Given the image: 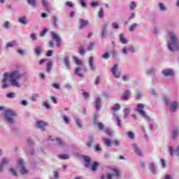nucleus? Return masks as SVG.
<instances>
[{"label":"nucleus","instance_id":"38","mask_svg":"<svg viewBox=\"0 0 179 179\" xmlns=\"http://www.w3.org/2000/svg\"><path fill=\"white\" fill-rule=\"evenodd\" d=\"M111 54L110 52H106L105 54L102 55V58L103 59H108L110 58Z\"/></svg>","mask_w":179,"mask_h":179},{"label":"nucleus","instance_id":"11","mask_svg":"<svg viewBox=\"0 0 179 179\" xmlns=\"http://www.w3.org/2000/svg\"><path fill=\"white\" fill-rule=\"evenodd\" d=\"M18 164H19L20 166H21L20 171H21L22 174H27V170L23 166V160H20L18 162Z\"/></svg>","mask_w":179,"mask_h":179},{"label":"nucleus","instance_id":"43","mask_svg":"<svg viewBox=\"0 0 179 179\" xmlns=\"http://www.w3.org/2000/svg\"><path fill=\"white\" fill-rule=\"evenodd\" d=\"M73 59L77 65H82V61L79 60L76 57H74Z\"/></svg>","mask_w":179,"mask_h":179},{"label":"nucleus","instance_id":"28","mask_svg":"<svg viewBox=\"0 0 179 179\" xmlns=\"http://www.w3.org/2000/svg\"><path fill=\"white\" fill-rule=\"evenodd\" d=\"M131 111V108H125L124 110V118H127L129 115V112Z\"/></svg>","mask_w":179,"mask_h":179},{"label":"nucleus","instance_id":"57","mask_svg":"<svg viewBox=\"0 0 179 179\" xmlns=\"http://www.w3.org/2000/svg\"><path fill=\"white\" fill-rule=\"evenodd\" d=\"M98 127L101 131L104 129V125L101 122L98 123Z\"/></svg>","mask_w":179,"mask_h":179},{"label":"nucleus","instance_id":"52","mask_svg":"<svg viewBox=\"0 0 179 179\" xmlns=\"http://www.w3.org/2000/svg\"><path fill=\"white\" fill-rule=\"evenodd\" d=\"M8 163H9V160L7 158H3L1 164L3 166V164H8Z\"/></svg>","mask_w":179,"mask_h":179},{"label":"nucleus","instance_id":"35","mask_svg":"<svg viewBox=\"0 0 179 179\" xmlns=\"http://www.w3.org/2000/svg\"><path fill=\"white\" fill-rule=\"evenodd\" d=\"M35 52L36 55H40V54H41V46L36 47L35 49Z\"/></svg>","mask_w":179,"mask_h":179},{"label":"nucleus","instance_id":"12","mask_svg":"<svg viewBox=\"0 0 179 179\" xmlns=\"http://www.w3.org/2000/svg\"><path fill=\"white\" fill-rule=\"evenodd\" d=\"M83 159H84V161L85 162V166L86 167H90V164L92 163V159H90V157L87 156H84Z\"/></svg>","mask_w":179,"mask_h":179},{"label":"nucleus","instance_id":"61","mask_svg":"<svg viewBox=\"0 0 179 179\" xmlns=\"http://www.w3.org/2000/svg\"><path fill=\"white\" fill-rule=\"evenodd\" d=\"M83 97H85V99H89V92H83Z\"/></svg>","mask_w":179,"mask_h":179},{"label":"nucleus","instance_id":"23","mask_svg":"<svg viewBox=\"0 0 179 179\" xmlns=\"http://www.w3.org/2000/svg\"><path fill=\"white\" fill-rule=\"evenodd\" d=\"M52 36L53 40H55V41H59V40H61V38H59V36H58V34H57L54 31L52 32Z\"/></svg>","mask_w":179,"mask_h":179},{"label":"nucleus","instance_id":"1","mask_svg":"<svg viewBox=\"0 0 179 179\" xmlns=\"http://www.w3.org/2000/svg\"><path fill=\"white\" fill-rule=\"evenodd\" d=\"M10 79L11 86L15 87H20V84L17 82V80L22 78V75L19 73V71H13L11 73H5L4 78L2 80L3 83L2 89H6L8 87V79Z\"/></svg>","mask_w":179,"mask_h":179},{"label":"nucleus","instance_id":"26","mask_svg":"<svg viewBox=\"0 0 179 179\" xmlns=\"http://www.w3.org/2000/svg\"><path fill=\"white\" fill-rule=\"evenodd\" d=\"M97 167H99V163H97L96 162H94L92 164V171H96V170H97Z\"/></svg>","mask_w":179,"mask_h":179},{"label":"nucleus","instance_id":"6","mask_svg":"<svg viewBox=\"0 0 179 179\" xmlns=\"http://www.w3.org/2000/svg\"><path fill=\"white\" fill-rule=\"evenodd\" d=\"M47 125H48V124L43 120H38L36 122V127L40 128L42 131L45 130L44 127H47Z\"/></svg>","mask_w":179,"mask_h":179},{"label":"nucleus","instance_id":"34","mask_svg":"<svg viewBox=\"0 0 179 179\" xmlns=\"http://www.w3.org/2000/svg\"><path fill=\"white\" fill-rule=\"evenodd\" d=\"M135 8H136V5L135 4V1L130 2V4H129L130 10H134V9H135Z\"/></svg>","mask_w":179,"mask_h":179},{"label":"nucleus","instance_id":"2","mask_svg":"<svg viewBox=\"0 0 179 179\" xmlns=\"http://www.w3.org/2000/svg\"><path fill=\"white\" fill-rule=\"evenodd\" d=\"M169 37L171 40V42L168 43L169 50H170V51H178L179 44L177 36H175L174 33L169 32Z\"/></svg>","mask_w":179,"mask_h":179},{"label":"nucleus","instance_id":"24","mask_svg":"<svg viewBox=\"0 0 179 179\" xmlns=\"http://www.w3.org/2000/svg\"><path fill=\"white\" fill-rule=\"evenodd\" d=\"M128 97H129V90H127L123 95L122 96V100H128Z\"/></svg>","mask_w":179,"mask_h":179},{"label":"nucleus","instance_id":"51","mask_svg":"<svg viewBox=\"0 0 179 179\" xmlns=\"http://www.w3.org/2000/svg\"><path fill=\"white\" fill-rule=\"evenodd\" d=\"M95 150H96V152H100V151H101V146H100V144H97V145L95 146Z\"/></svg>","mask_w":179,"mask_h":179},{"label":"nucleus","instance_id":"50","mask_svg":"<svg viewBox=\"0 0 179 179\" xmlns=\"http://www.w3.org/2000/svg\"><path fill=\"white\" fill-rule=\"evenodd\" d=\"M3 27L6 29H9V27H10V23L8 21H6L3 24Z\"/></svg>","mask_w":179,"mask_h":179},{"label":"nucleus","instance_id":"59","mask_svg":"<svg viewBox=\"0 0 179 179\" xmlns=\"http://www.w3.org/2000/svg\"><path fill=\"white\" fill-rule=\"evenodd\" d=\"M159 8L162 10H166V6H164V4L162 3H159Z\"/></svg>","mask_w":179,"mask_h":179},{"label":"nucleus","instance_id":"8","mask_svg":"<svg viewBox=\"0 0 179 179\" xmlns=\"http://www.w3.org/2000/svg\"><path fill=\"white\" fill-rule=\"evenodd\" d=\"M80 23V29H83V27H86V26L89 25V21L85 20L82 18L79 20Z\"/></svg>","mask_w":179,"mask_h":179},{"label":"nucleus","instance_id":"19","mask_svg":"<svg viewBox=\"0 0 179 179\" xmlns=\"http://www.w3.org/2000/svg\"><path fill=\"white\" fill-rule=\"evenodd\" d=\"M64 64L66 66V69L69 70L71 69V66L69 65V56H67L64 59Z\"/></svg>","mask_w":179,"mask_h":179},{"label":"nucleus","instance_id":"25","mask_svg":"<svg viewBox=\"0 0 179 179\" xmlns=\"http://www.w3.org/2000/svg\"><path fill=\"white\" fill-rule=\"evenodd\" d=\"M18 22L22 23V24H27V20H26V17L19 18Z\"/></svg>","mask_w":179,"mask_h":179},{"label":"nucleus","instance_id":"5","mask_svg":"<svg viewBox=\"0 0 179 179\" xmlns=\"http://www.w3.org/2000/svg\"><path fill=\"white\" fill-rule=\"evenodd\" d=\"M117 69H118V65L117 64H113V67L111 69V72L113 75L115 76V78H116L117 79H118L120 76H121V74L120 73V72L117 71Z\"/></svg>","mask_w":179,"mask_h":179},{"label":"nucleus","instance_id":"42","mask_svg":"<svg viewBox=\"0 0 179 179\" xmlns=\"http://www.w3.org/2000/svg\"><path fill=\"white\" fill-rule=\"evenodd\" d=\"M48 29H44L43 30V31L41 32L40 36H41V37H44V36H45V34H47V32H48Z\"/></svg>","mask_w":179,"mask_h":179},{"label":"nucleus","instance_id":"7","mask_svg":"<svg viewBox=\"0 0 179 179\" xmlns=\"http://www.w3.org/2000/svg\"><path fill=\"white\" fill-rule=\"evenodd\" d=\"M94 59L93 57L89 58V65L91 71H96V66H94Z\"/></svg>","mask_w":179,"mask_h":179},{"label":"nucleus","instance_id":"30","mask_svg":"<svg viewBox=\"0 0 179 179\" xmlns=\"http://www.w3.org/2000/svg\"><path fill=\"white\" fill-rule=\"evenodd\" d=\"M111 170L115 173V176H116V177H120V170L116 168H113Z\"/></svg>","mask_w":179,"mask_h":179},{"label":"nucleus","instance_id":"48","mask_svg":"<svg viewBox=\"0 0 179 179\" xmlns=\"http://www.w3.org/2000/svg\"><path fill=\"white\" fill-rule=\"evenodd\" d=\"M30 38H31V40L34 41V40H37V35L36 34V33H33L30 35Z\"/></svg>","mask_w":179,"mask_h":179},{"label":"nucleus","instance_id":"44","mask_svg":"<svg viewBox=\"0 0 179 179\" xmlns=\"http://www.w3.org/2000/svg\"><path fill=\"white\" fill-rule=\"evenodd\" d=\"M106 27H107V25H105V27L102 29V31L101 33V37H103L104 34L107 33V29Z\"/></svg>","mask_w":179,"mask_h":179},{"label":"nucleus","instance_id":"47","mask_svg":"<svg viewBox=\"0 0 179 179\" xmlns=\"http://www.w3.org/2000/svg\"><path fill=\"white\" fill-rule=\"evenodd\" d=\"M106 133L107 134V135H108V136H113V131L110 129H107L106 130Z\"/></svg>","mask_w":179,"mask_h":179},{"label":"nucleus","instance_id":"56","mask_svg":"<svg viewBox=\"0 0 179 179\" xmlns=\"http://www.w3.org/2000/svg\"><path fill=\"white\" fill-rule=\"evenodd\" d=\"M161 163H162V167H167V164L164 159H161Z\"/></svg>","mask_w":179,"mask_h":179},{"label":"nucleus","instance_id":"36","mask_svg":"<svg viewBox=\"0 0 179 179\" xmlns=\"http://www.w3.org/2000/svg\"><path fill=\"white\" fill-rule=\"evenodd\" d=\"M142 96H143V94L141 92H138L136 93V99L137 100H141V99H142Z\"/></svg>","mask_w":179,"mask_h":179},{"label":"nucleus","instance_id":"45","mask_svg":"<svg viewBox=\"0 0 179 179\" xmlns=\"http://www.w3.org/2000/svg\"><path fill=\"white\" fill-rule=\"evenodd\" d=\"M37 97H38V94H33L31 95V100L33 101H36V100H37Z\"/></svg>","mask_w":179,"mask_h":179},{"label":"nucleus","instance_id":"10","mask_svg":"<svg viewBox=\"0 0 179 179\" xmlns=\"http://www.w3.org/2000/svg\"><path fill=\"white\" fill-rule=\"evenodd\" d=\"M132 146L134 148V150L135 153L137 154L138 156H143L142 151H141V149H139V148H138V145H136V143H134L132 145Z\"/></svg>","mask_w":179,"mask_h":179},{"label":"nucleus","instance_id":"14","mask_svg":"<svg viewBox=\"0 0 179 179\" xmlns=\"http://www.w3.org/2000/svg\"><path fill=\"white\" fill-rule=\"evenodd\" d=\"M103 143L106 145V146H107L108 148H111V145L113 143V141H111L110 140V138H104L103 139Z\"/></svg>","mask_w":179,"mask_h":179},{"label":"nucleus","instance_id":"46","mask_svg":"<svg viewBox=\"0 0 179 179\" xmlns=\"http://www.w3.org/2000/svg\"><path fill=\"white\" fill-rule=\"evenodd\" d=\"M7 97L8 99H13L15 97V92H10L7 94Z\"/></svg>","mask_w":179,"mask_h":179},{"label":"nucleus","instance_id":"27","mask_svg":"<svg viewBox=\"0 0 179 179\" xmlns=\"http://www.w3.org/2000/svg\"><path fill=\"white\" fill-rule=\"evenodd\" d=\"M179 136V131L177 129H174L173 131V138L176 139Z\"/></svg>","mask_w":179,"mask_h":179},{"label":"nucleus","instance_id":"39","mask_svg":"<svg viewBox=\"0 0 179 179\" xmlns=\"http://www.w3.org/2000/svg\"><path fill=\"white\" fill-rule=\"evenodd\" d=\"M127 136L128 138H130V139H134L135 138V134L132 131L127 132Z\"/></svg>","mask_w":179,"mask_h":179},{"label":"nucleus","instance_id":"37","mask_svg":"<svg viewBox=\"0 0 179 179\" xmlns=\"http://www.w3.org/2000/svg\"><path fill=\"white\" fill-rule=\"evenodd\" d=\"M136 26H138V24L136 23H134L133 24H131L129 29V31H134L135 29H136Z\"/></svg>","mask_w":179,"mask_h":179},{"label":"nucleus","instance_id":"41","mask_svg":"<svg viewBox=\"0 0 179 179\" xmlns=\"http://www.w3.org/2000/svg\"><path fill=\"white\" fill-rule=\"evenodd\" d=\"M59 157L62 160H66V159H69V156H68L67 155H59Z\"/></svg>","mask_w":179,"mask_h":179},{"label":"nucleus","instance_id":"16","mask_svg":"<svg viewBox=\"0 0 179 179\" xmlns=\"http://www.w3.org/2000/svg\"><path fill=\"white\" fill-rule=\"evenodd\" d=\"M27 3L29 5H31V6H34V8H37V6H38V2L37 0H28Z\"/></svg>","mask_w":179,"mask_h":179},{"label":"nucleus","instance_id":"40","mask_svg":"<svg viewBox=\"0 0 179 179\" xmlns=\"http://www.w3.org/2000/svg\"><path fill=\"white\" fill-rule=\"evenodd\" d=\"M15 44H16V41H13L11 42L8 43L6 47L9 48V47H13Z\"/></svg>","mask_w":179,"mask_h":179},{"label":"nucleus","instance_id":"13","mask_svg":"<svg viewBox=\"0 0 179 179\" xmlns=\"http://www.w3.org/2000/svg\"><path fill=\"white\" fill-rule=\"evenodd\" d=\"M178 108V102H173L171 103V108L170 110L172 111V113L176 112V110Z\"/></svg>","mask_w":179,"mask_h":179},{"label":"nucleus","instance_id":"62","mask_svg":"<svg viewBox=\"0 0 179 179\" xmlns=\"http://www.w3.org/2000/svg\"><path fill=\"white\" fill-rule=\"evenodd\" d=\"M116 120L117 121V125L118 127H121V120L120 119V117H116Z\"/></svg>","mask_w":179,"mask_h":179},{"label":"nucleus","instance_id":"15","mask_svg":"<svg viewBox=\"0 0 179 179\" xmlns=\"http://www.w3.org/2000/svg\"><path fill=\"white\" fill-rule=\"evenodd\" d=\"M50 141H55L57 143V145H59V146H64V143L61 140L60 138H56L55 139H51V137L49 138Z\"/></svg>","mask_w":179,"mask_h":179},{"label":"nucleus","instance_id":"64","mask_svg":"<svg viewBox=\"0 0 179 179\" xmlns=\"http://www.w3.org/2000/svg\"><path fill=\"white\" fill-rule=\"evenodd\" d=\"M99 83H100V77L97 76L95 80V85H99Z\"/></svg>","mask_w":179,"mask_h":179},{"label":"nucleus","instance_id":"20","mask_svg":"<svg viewBox=\"0 0 179 179\" xmlns=\"http://www.w3.org/2000/svg\"><path fill=\"white\" fill-rule=\"evenodd\" d=\"M120 41L122 44H127V38L124 36V34H120Z\"/></svg>","mask_w":179,"mask_h":179},{"label":"nucleus","instance_id":"33","mask_svg":"<svg viewBox=\"0 0 179 179\" xmlns=\"http://www.w3.org/2000/svg\"><path fill=\"white\" fill-rule=\"evenodd\" d=\"M93 48H94V42H91L87 46L88 51H93Z\"/></svg>","mask_w":179,"mask_h":179},{"label":"nucleus","instance_id":"63","mask_svg":"<svg viewBox=\"0 0 179 179\" xmlns=\"http://www.w3.org/2000/svg\"><path fill=\"white\" fill-rule=\"evenodd\" d=\"M113 29H118V27H119L118 23L113 22Z\"/></svg>","mask_w":179,"mask_h":179},{"label":"nucleus","instance_id":"17","mask_svg":"<svg viewBox=\"0 0 179 179\" xmlns=\"http://www.w3.org/2000/svg\"><path fill=\"white\" fill-rule=\"evenodd\" d=\"M93 143H94V138L93 136H90V141L87 142V146H88V148H92V146H93Z\"/></svg>","mask_w":179,"mask_h":179},{"label":"nucleus","instance_id":"31","mask_svg":"<svg viewBox=\"0 0 179 179\" xmlns=\"http://www.w3.org/2000/svg\"><path fill=\"white\" fill-rule=\"evenodd\" d=\"M78 50L80 55H85V48L83 47V45H80Z\"/></svg>","mask_w":179,"mask_h":179},{"label":"nucleus","instance_id":"4","mask_svg":"<svg viewBox=\"0 0 179 179\" xmlns=\"http://www.w3.org/2000/svg\"><path fill=\"white\" fill-rule=\"evenodd\" d=\"M144 108H145V106L143 103H138L137 105L136 111H138V113L141 114V115L144 117V118H145V120H148V121H149V120H150V117L149 116L146 115V112H145V110H143Z\"/></svg>","mask_w":179,"mask_h":179},{"label":"nucleus","instance_id":"32","mask_svg":"<svg viewBox=\"0 0 179 179\" xmlns=\"http://www.w3.org/2000/svg\"><path fill=\"white\" fill-rule=\"evenodd\" d=\"M121 108V106L119 103L115 104V106L112 108V111H118Z\"/></svg>","mask_w":179,"mask_h":179},{"label":"nucleus","instance_id":"29","mask_svg":"<svg viewBox=\"0 0 179 179\" xmlns=\"http://www.w3.org/2000/svg\"><path fill=\"white\" fill-rule=\"evenodd\" d=\"M98 15L100 19H103L104 17V10H103V8H100Z\"/></svg>","mask_w":179,"mask_h":179},{"label":"nucleus","instance_id":"55","mask_svg":"<svg viewBox=\"0 0 179 179\" xmlns=\"http://www.w3.org/2000/svg\"><path fill=\"white\" fill-rule=\"evenodd\" d=\"M82 8H86V1L85 0H80Z\"/></svg>","mask_w":179,"mask_h":179},{"label":"nucleus","instance_id":"18","mask_svg":"<svg viewBox=\"0 0 179 179\" xmlns=\"http://www.w3.org/2000/svg\"><path fill=\"white\" fill-rule=\"evenodd\" d=\"M101 99L100 98H97L95 102V107L96 110H99V108H101Z\"/></svg>","mask_w":179,"mask_h":179},{"label":"nucleus","instance_id":"3","mask_svg":"<svg viewBox=\"0 0 179 179\" xmlns=\"http://www.w3.org/2000/svg\"><path fill=\"white\" fill-rule=\"evenodd\" d=\"M15 115H16V113L13 110H6L4 111V118L9 124H13L15 122V120H13Z\"/></svg>","mask_w":179,"mask_h":179},{"label":"nucleus","instance_id":"54","mask_svg":"<svg viewBox=\"0 0 179 179\" xmlns=\"http://www.w3.org/2000/svg\"><path fill=\"white\" fill-rule=\"evenodd\" d=\"M10 173H13V176H15V177H17V172L16 171H15V169H10Z\"/></svg>","mask_w":179,"mask_h":179},{"label":"nucleus","instance_id":"22","mask_svg":"<svg viewBox=\"0 0 179 179\" xmlns=\"http://www.w3.org/2000/svg\"><path fill=\"white\" fill-rule=\"evenodd\" d=\"M51 69H52V62H49L47 64L46 72H48V73H50Z\"/></svg>","mask_w":179,"mask_h":179},{"label":"nucleus","instance_id":"60","mask_svg":"<svg viewBox=\"0 0 179 179\" xmlns=\"http://www.w3.org/2000/svg\"><path fill=\"white\" fill-rule=\"evenodd\" d=\"M42 3L44 7L48 6V1H47V0H42Z\"/></svg>","mask_w":179,"mask_h":179},{"label":"nucleus","instance_id":"58","mask_svg":"<svg viewBox=\"0 0 179 179\" xmlns=\"http://www.w3.org/2000/svg\"><path fill=\"white\" fill-rule=\"evenodd\" d=\"M150 169H151V171H152V173H155L156 171V169L155 168V164L154 163H152L151 165H150Z\"/></svg>","mask_w":179,"mask_h":179},{"label":"nucleus","instance_id":"21","mask_svg":"<svg viewBox=\"0 0 179 179\" xmlns=\"http://www.w3.org/2000/svg\"><path fill=\"white\" fill-rule=\"evenodd\" d=\"M79 71H82V68L77 67L74 71L75 75H78L79 76V78H83V76H84L83 74L79 73Z\"/></svg>","mask_w":179,"mask_h":179},{"label":"nucleus","instance_id":"9","mask_svg":"<svg viewBox=\"0 0 179 179\" xmlns=\"http://www.w3.org/2000/svg\"><path fill=\"white\" fill-rule=\"evenodd\" d=\"M162 74L164 76H173V75H174V71L170 69H165L162 71Z\"/></svg>","mask_w":179,"mask_h":179},{"label":"nucleus","instance_id":"49","mask_svg":"<svg viewBox=\"0 0 179 179\" xmlns=\"http://www.w3.org/2000/svg\"><path fill=\"white\" fill-rule=\"evenodd\" d=\"M52 20L55 26H57V22H58V18L57 17V16H53L52 17Z\"/></svg>","mask_w":179,"mask_h":179},{"label":"nucleus","instance_id":"53","mask_svg":"<svg viewBox=\"0 0 179 179\" xmlns=\"http://www.w3.org/2000/svg\"><path fill=\"white\" fill-rule=\"evenodd\" d=\"M63 120L64 121V122H66V124H69V117H68V116L64 115L63 116Z\"/></svg>","mask_w":179,"mask_h":179}]
</instances>
